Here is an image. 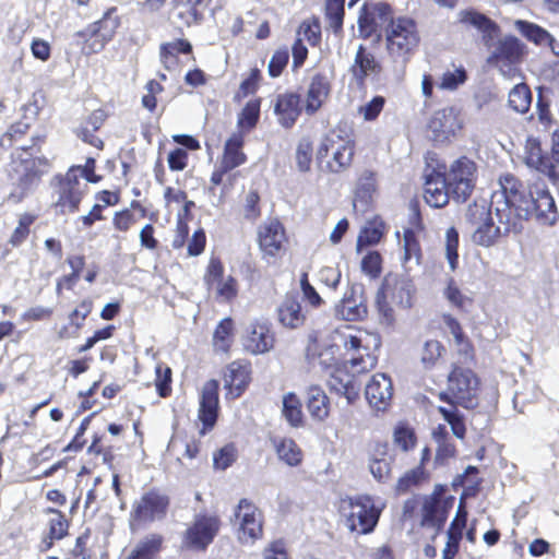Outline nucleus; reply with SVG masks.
<instances>
[{"mask_svg": "<svg viewBox=\"0 0 559 559\" xmlns=\"http://www.w3.org/2000/svg\"><path fill=\"white\" fill-rule=\"evenodd\" d=\"M500 190L491 198V206L495 209L497 225L491 218L480 224L473 233L472 240L475 245H496L508 241L509 236L521 234L520 214L524 201L530 198L523 182L511 173H506L499 178Z\"/></svg>", "mask_w": 559, "mask_h": 559, "instance_id": "obj_1", "label": "nucleus"}, {"mask_svg": "<svg viewBox=\"0 0 559 559\" xmlns=\"http://www.w3.org/2000/svg\"><path fill=\"white\" fill-rule=\"evenodd\" d=\"M480 392L481 380L473 367L452 362L447 376V389L438 397L452 407L475 409L479 405Z\"/></svg>", "mask_w": 559, "mask_h": 559, "instance_id": "obj_2", "label": "nucleus"}, {"mask_svg": "<svg viewBox=\"0 0 559 559\" xmlns=\"http://www.w3.org/2000/svg\"><path fill=\"white\" fill-rule=\"evenodd\" d=\"M420 41L418 23L411 16L392 17L384 26L385 50L394 62H408L419 49Z\"/></svg>", "mask_w": 559, "mask_h": 559, "instance_id": "obj_3", "label": "nucleus"}, {"mask_svg": "<svg viewBox=\"0 0 559 559\" xmlns=\"http://www.w3.org/2000/svg\"><path fill=\"white\" fill-rule=\"evenodd\" d=\"M355 153V140L343 130L333 129L321 140L317 162L324 171L341 174L352 166Z\"/></svg>", "mask_w": 559, "mask_h": 559, "instance_id": "obj_4", "label": "nucleus"}, {"mask_svg": "<svg viewBox=\"0 0 559 559\" xmlns=\"http://www.w3.org/2000/svg\"><path fill=\"white\" fill-rule=\"evenodd\" d=\"M121 26V16L117 7L107 8L102 16L75 33V38L84 55L102 52L114 40Z\"/></svg>", "mask_w": 559, "mask_h": 559, "instance_id": "obj_5", "label": "nucleus"}, {"mask_svg": "<svg viewBox=\"0 0 559 559\" xmlns=\"http://www.w3.org/2000/svg\"><path fill=\"white\" fill-rule=\"evenodd\" d=\"M171 498L163 489L153 487L144 491L132 503L129 514V528L132 533L140 532L154 522L164 521L170 510Z\"/></svg>", "mask_w": 559, "mask_h": 559, "instance_id": "obj_6", "label": "nucleus"}, {"mask_svg": "<svg viewBox=\"0 0 559 559\" xmlns=\"http://www.w3.org/2000/svg\"><path fill=\"white\" fill-rule=\"evenodd\" d=\"M490 50L486 62L498 70L506 79H514L521 74V64L528 50L526 45L514 35H506L488 47Z\"/></svg>", "mask_w": 559, "mask_h": 559, "instance_id": "obj_7", "label": "nucleus"}, {"mask_svg": "<svg viewBox=\"0 0 559 559\" xmlns=\"http://www.w3.org/2000/svg\"><path fill=\"white\" fill-rule=\"evenodd\" d=\"M340 512L350 532L367 535L374 531L382 509L376 504L371 496L357 495L342 499Z\"/></svg>", "mask_w": 559, "mask_h": 559, "instance_id": "obj_8", "label": "nucleus"}, {"mask_svg": "<svg viewBox=\"0 0 559 559\" xmlns=\"http://www.w3.org/2000/svg\"><path fill=\"white\" fill-rule=\"evenodd\" d=\"M380 346V336L368 331L358 330L355 334L343 336V347L352 354L348 364L358 373L369 372L376 368L378 364L376 350Z\"/></svg>", "mask_w": 559, "mask_h": 559, "instance_id": "obj_9", "label": "nucleus"}, {"mask_svg": "<svg viewBox=\"0 0 559 559\" xmlns=\"http://www.w3.org/2000/svg\"><path fill=\"white\" fill-rule=\"evenodd\" d=\"M222 526V519L216 513L201 512L195 514L182 533V548L194 552H205L219 534Z\"/></svg>", "mask_w": 559, "mask_h": 559, "instance_id": "obj_10", "label": "nucleus"}, {"mask_svg": "<svg viewBox=\"0 0 559 559\" xmlns=\"http://www.w3.org/2000/svg\"><path fill=\"white\" fill-rule=\"evenodd\" d=\"M80 166H71L64 175H56L53 178L57 199L52 205L62 215L74 214L80 210L85 194L80 182Z\"/></svg>", "mask_w": 559, "mask_h": 559, "instance_id": "obj_11", "label": "nucleus"}, {"mask_svg": "<svg viewBox=\"0 0 559 559\" xmlns=\"http://www.w3.org/2000/svg\"><path fill=\"white\" fill-rule=\"evenodd\" d=\"M447 486L438 484L430 495L423 498L420 508L423 527L433 528L437 533L443 528L455 501V498L447 495Z\"/></svg>", "mask_w": 559, "mask_h": 559, "instance_id": "obj_12", "label": "nucleus"}, {"mask_svg": "<svg viewBox=\"0 0 559 559\" xmlns=\"http://www.w3.org/2000/svg\"><path fill=\"white\" fill-rule=\"evenodd\" d=\"M477 165L467 156H461L454 160L445 174L448 189L452 198L465 202L475 188Z\"/></svg>", "mask_w": 559, "mask_h": 559, "instance_id": "obj_13", "label": "nucleus"}, {"mask_svg": "<svg viewBox=\"0 0 559 559\" xmlns=\"http://www.w3.org/2000/svg\"><path fill=\"white\" fill-rule=\"evenodd\" d=\"M520 221L521 231L524 228V222L535 218L544 225H554L558 218L555 200L548 190L535 188L530 191V198L524 201V206L520 214H516Z\"/></svg>", "mask_w": 559, "mask_h": 559, "instance_id": "obj_14", "label": "nucleus"}, {"mask_svg": "<svg viewBox=\"0 0 559 559\" xmlns=\"http://www.w3.org/2000/svg\"><path fill=\"white\" fill-rule=\"evenodd\" d=\"M235 516L239 522L238 539L241 544L253 545L264 535L263 512L249 499L239 500Z\"/></svg>", "mask_w": 559, "mask_h": 559, "instance_id": "obj_15", "label": "nucleus"}, {"mask_svg": "<svg viewBox=\"0 0 559 559\" xmlns=\"http://www.w3.org/2000/svg\"><path fill=\"white\" fill-rule=\"evenodd\" d=\"M225 267L218 257H211L203 276L209 293H214L215 299L223 302L234 301L239 293L238 281L231 276H224Z\"/></svg>", "mask_w": 559, "mask_h": 559, "instance_id": "obj_16", "label": "nucleus"}, {"mask_svg": "<svg viewBox=\"0 0 559 559\" xmlns=\"http://www.w3.org/2000/svg\"><path fill=\"white\" fill-rule=\"evenodd\" d=\"M29 147H16L11 154V165L15 173H20L19 182L22 187L32 189L40 183L44 175L50 169V162L46 156L25 157Z\"/></svg>", "mask_w": 559, "mask_h": 559, "instance_id": "obj_17", "label": "nucleus"}, {"mask_svg": "<svg viewBox=\"0 0 559 559\" xmlns=\"http://www.w3.org/2000/svg\"><path fill=\"white\" fill-rule=\"evenodd\" d=\"M245 143L246 136L242 131L231 133L225 141L219 163L210 178L212 186L222 185L227 174L247 163L248 157L243 151Z\"/></svg>", "mask_w": 559, "mask_h": 559, "instance_id": "obj_18", "label": "nucleus"}, {"mask_svg": "<svg viewBox=\"0 0 559 559\" xmlns=\"http://www.w3.org/2000/svg\"><path fill=\"white\" fill-rule=\"evenodd\" d=\"M463 129L461 112L455 107L436 110L427 123L429 138L435 143H445Z\"/></svg>", "mask_w": 559, "mask_h": 559, "instance_id": "obj_19", "label": "nucleus"}, {"mask_svg": "<svg viewBox=\"0 0 559 559\" xmlns=\"http://www.w3.org/2000/svg\"><path fill=\"white\" fill-rule=\"evenodd\" d=\"M219 415V382L216 379L206 381L201 390L198 419L202 426L200 436H205L212 431L217 423Z\"/></svg>", "mask_w": 559, "mask_h": 559, "instance_id": "obj_20", "label": "nucleus"}, {"mask_svg": "<svg viewBox=\"0 0 559 559\" xmlns=\"http://www.w3.org/2000/svg\"><path fill=\"white\" fill-rule=\"evenodd\" d=\"M275 333L267 320H253L247 328L242 337V346L251 355H262L273 349Z\"/></svg>", "mask_w": 559, "mask_h": 559, "instance_id": "obj_21", "label": "nucleus"}, {"mask_svg": "<svg viewBox=\"0 0 559 559\" xmlns=\"http://www.w3.org/2000/svg\"><path fill=\"white\" fill-rule=\"evenodd\" d=\"M379 289L399 308L409 309L414 304L415 285L404 275L389 273Z\"/></svg>", "mask_w": 559, "mask_h": 559, "instance_id": "obj_22", "label": "nucleus"}, {"mask_svg": "<svg viewBox=\"0 0 559 559\" xmlns=\"http://www.w3.org/2000/svg\"><path fill=\"white\" fill-rule=\"evenodd\" d=\"M226 399H239L252 380V366L247 359H236L226 366L223 376Z\"/></svg>", "mask_w": 559, "mask_h": 559, "instance_id": "obj_23", "label": "nucleus"}, {"mask_svg": "<svg viewBox=\"0 0 559 559\" xmlns=\"http://www.w3.org/2000/svg\"><path fill=\"white\" fill-rule=\"evenodd\" d=\"M48 516L46 522V531L41 535L39 543L40 552L50 550L57 542L70 535L71 520L57 508L48 507L43 510Z\"/></svg>", "mask_w": 559, "mask_h": 559, "instance_id": "obj_24", "label": "nucleus"}, {"mask_svg": "<svg viewBox=\"0 0 559 559\" xmlns=\"http://www.w3.org/2000/svg\"><path fill=\"white\" fill-rule=\"evenodd\" d=\"M394 393L393 382L384 372L374 373L365 388V397L376 412H385L392 403Z\"/></svg>", "mask_w": 559, "mask_h": 559, "instance_id": "obj_25", "label": "nucleus"}, {"mask_svg": "<svg viewBox=\"0 0 559 559\" xmlns=\"http://www.w3.org/2000/svg\"><path fill=\"white\" fill-rule=\"evenodd\" d=\"M456 24L464 31L476 29L486 47H489L500 33V27L493 20L475 9L461 10Z\"/></svg>", "mask_w": 559, "mask_h": 559, "instance_id": "obj_26", "label": "nucleus"}, {"mask_svg": "<svg viewBox=\"0 0 559 559\" xmlns=\"http://www.w3.org/2000/svg\"><path fill=\"white\" fill-rule=\"evenodd\" d=\"M302 97L295 91H285L276 95L274 115L284 129H292L302 114Z\"/></svg>", "mask_w": 559, "mask_h": 559, "instance_id": "obj_27", "label": "nucleus"}, {"mask_svg": "<svg viewBox=\"0 0 559 559\" xmlns=\"http://www.w3.org/2000/svg\"><path fill=\"white\" fill-rule=\"evenodd\" d=\"M213 0H173L176 17L186 27L199 25L204 20V12ZM217 10L223 9L226 0H214Z\"/></svg>", "mask_w": 559, "mask_h": 559, "instance_id": "obj_28", "label": "nucleus"}, {"mask_svg": "<svg viewBox=\"0 0 559 559\" xmlns=\"http://www.w3.org/2000/svg\"><path fill=\"white\" fill-rule=\"evenodd\" d=\"M392 8L388 3L368 4L365 3L359 13L358 28L364 38L374 35L379 27L389 23L392 19Z\"/></svg>", "mask_w": 559, "mask_h": 559, "instance_id": "obj_29", "label": "nucleus"}, {"mask_svg": "<svg viewBox=\"0 0 559 559\" xmlns=\"http://www.w3.org/2000/svg\"><path fill=\"white\" fill-rule=\"evenodd\" d=\"M524 163L527 167L535 169L555 181V170L551 154L549 155L542 147L539 139L528 136L524 146Z\"/></svg>", "mask_w": 559, "mask_h": 559, "instance_id": "obj_30", "label": "nucleus"}, {"mask_svg": "<svg viewBox=\"0 0 559 559\" xmlns=\"http://www.w3.org/2000/svg\"><path fill=\"white\" fill-rule=\"evenodd\" d=\"M331 88V80L325 73L318 72L311 76L305 98V111L308 116H313L321 109L330 96Z\"/></svg>", "mask_w": 559, "mask_h": 559, "instance_id": "obj_31", "label": "nucleus"}, {"mask_svg": "<svg viewBox=\"0 0 559 559\" xmlns=\"http://www.w3.org/2000/svg\"><path fill=\"white\" fill-rule=\"evenodd\" d=\"M107 119L108 114L105 109H95L85 118L74 133L84 143L102 151L105 147V143L96 135V132L100 130Z\"/></svg>", "mask_w": 559, "mask_h": 559, "instance_id": "obj_32", "label": "nucleus"}, {"mask_svg": "<svg viewBox=\"0 0 559 559\" xmlns=\"http://www.w3.org/2000/svg\"><path fill=\"white\" fill-rule=\"evenodd\" d=\"M445 355V345L437 338H427L415 349V358L425 371H432L442 365Z\"/></svg>", "mask_w": 559, "mask_h": 559, "instance_id": "obj_33", "label": "nucleus"}, {"mask_svg": "<svg viewBox=\"0 0 559 559\" xmlns=\"http://www.w3.org/2000/svg\"><path fill=\"white\" fill-rule=\"evenodd\" d=\"M424 191L426 203L436 209L445 206L449 203L450 195H452L450 189H448L445 173L433 171L427 176Z\"/></svg>", "mask_w": 559, "mask_h": 559, "instance_id": "obj_34", "label": "nucleus"}, {"mask_svg": "<svg viewBox=\"0 0 559 559\" xmlns=\"http://www.w3.org/2000/svg\"><path fill=\"white\" fill-rule=\"evenodd\" d=\"M328 379L331 391L346 397L349 404L359 399L360 388L354 374L341 367L334 368Z\"/></svg>", "mask_w": 559, "mask_h": 559, "instance_id": "obj_35", "label": "nucleus"}, {"mask_svg": "<svg viewBox=\"0 0 559 559\" xmlns=\"http://www.w3.org/2000/svg\"><path fill=\"white\" fill-rule=\"evenodd\" d=\"M278 322L288 329H298L304 325L306 314L297 293H287L277 308Z\"/></svg>", "mask_w": 559, "mask_h": 559, "instance_id": "obj_36", "label": "nucleus"}, {"mask_svg": "<svg viewBox=\"0 0 559 559\" xmlns=\"http://www.w3.org/2000/svg\"><path fill=\"white\" fill-rule=\"evenodd\" d=\"M164 544L165 538L162 534H147L129 550L123 559H158Z\"/></svg>", "mask_w": 559, "mask_h": 559, "instance_id": "obj_37", "label": "nucleus"}, {"mask_svg": "<svg viewBox=\"0 0 559 559\" xmlns=\"http://www.w3.org/2000/svg\"><path fill=\"white\" fill-rule=\"evenodd\" d=\"M335 311L336 316L345 321L364 320L368 313L366 302L358 300L354 286L344 295Z\"/></svg>", "mask_w": 559, "mask_h": 559, "instance_id": "obj_38", "label": "nucleus"}, {"mask_svg": "<svg viewBox=\"0 0 559 559\" xmlns=\"http://www.w3.org/2000/svg\"><path fill=\"white\" fill-rule=\"evenodd\" d=\"M39 216L33 212H23L17 215L16 226L10 236L11 245L37 241L36 223Z\"/></svg>", "mask_w": 559, "mask_h": 559, "instance_id": "obj_39", "label": "nucleus"}, {"mask_svg": "<svg viewBox=\"0 0 559 559\" xmlns=\"http://www.w3.org/2000/svg\"><path fill=\"white\" fill-rule=\"evenodd\" d=\"M381 71V66L371 51H368L364 45L357 49L352 72L359 84H364L365 80L370 74H378Z\"/></svg>", "mask_w": 559, "mask_h": 559, "instance_id": "obj_40", "label": "nucleus"}, {"mask_svg": "<svg viewBox=\"0 0 559 559\" xmlns=\"http://www.w3.org/2000/svg\"><path fill=\"white\" fill-rule=\"evenodd\" d=\"M408 206L411 214L407 224L403 227L404 245H419L425 234V226L418 200L412 199Z\"/></svg>", "mask_w": 559, "mask_h": 559, "instance_id": "obj_41", "label": "nucleus"}, {"mask_svg": "<svg viewBox=\"0 0 559 559\" xmlns=\"http://www.w3.org/2000/svg\"><path fill=\"white\" fill-rule=\"evenodd\" d=\"M306 358L312 368H319L324 372H331L338 367L333 353L329 348H323L316 340L307 345Z\"/></svg>", "mask_w": 559, "mask_h": 559, "instance_id": "obj_42", "label": "nucleus"}, {"mask_svg": "<svg viewBox=\"0 0 559 559\" xmlns=\"http://www.w3.org/2000/svg\"><path fill=\"white\" fill-rule=\"evenodd\" d=\"M306 406L316 420H324L330 415V399L319 385H310L307 390Z\"/></svg>", "mask_w": 559, "mask_h": 559, "instance_id": "obj_43", "label": "nucleus"}, {"mask_svg": "<svg viewBox=\"0 0 559 559\" xmlns=\"http://www.w3.org/2000/svg\"><path fill=\"white\" fill-rule=\"evenodd\" d=\"M235 341V323L230 317L222 319L216 325L212 344L216 353L229 354Z\"/></svg>", "mask_w": 559, "mask_h": 559, "instance_id": "obj_44", "label": "nucleus"}, {"mask_svg": "<svg viewBox=\"0 0 559 559\" xmlns=\"http://www.w3.org/2000/svg\"><path fill=\"white\" fill-rule=\"evenodd\" d=\"M259 245H284L288 241L286 229L278 218H267L258 229Z\"/></svg>", "mask_w": 559, "mask_h": 559, "instance_id": "obj_45", "label": "nucleus"}, {"mask_svg": "<svg viewBox=\"0 0 559 559\" xmlns=\"http://www.w3.org/2000/svg\"><path fill=\"white\" fill-rule=\"evenodd\" d=\"M275 452L281 461L288 466L295 467L302 463L304 453L301 448L292 438H278L273 440Z\"/></svg>", "mask_w": 559, "mask_h": 559, "instance_id": "obj_46", "label": "nucleus"}, {"mask_svg": "<svg viewBox=\"0 0 559 559\" xmlns=\"http://www.w3.org/2000/svg\"><path fill=\"white\" fill-rule=\"evenodd\" d=\"M192 53V45L188 39L179 38L173 41L164 43L159 47V57L162 63L169 69L178 62V55Z\"/></svg>", "mask_w": 559, "mask_h": 559, "instance_id": "obj_47", "label": "nucleus"}, {"mask_svg": "<svg viewBox=\"0 0 559 559\" xmlns=\"http://www.w3.org/2000/svg\"><path fill=\"white\" fill-rule=\"evenodd\" d=\"M429 479L430 473L423 466H416L397 479L394 491L396 495H405Z\"/></svg>", "mask_w": 559, "mask_h": 559, "instance_id": "obj_48", "label": "nucleus"}, {"mask_svg": "<svg viewBox=\"0 0 559 559\" xmlns=\"http://www.w3.org/2000/svg\"><path fill=\"white\" fill-rule=\"evenodd\" d=\"M386 233V224L380 216H374L362 226L357 245H377Z\"/></svg>", "mask_w": 559, "mask_h": 559, "instance_id": "obj_49", "label": "nucleus"}, {"mask_svg": "<svg viewBox=\"0 0 559 559\" xmlns=\"http://www.w3.org/2000/svg\"><path fill=\"white\" fill-rule=\"evenodd\" d=\"M261 98L250 99L241 109L237 120V131H242L243 134L254 129L260 119Z\"/></svg>", "mask_w": 559, "mask_h": 559, "instance_id": "obj_50", "label": "nucleus"}, {"mask_svg": "<svg viewBox=\"0 0 559 559\" xmlns=\"http://www.w3.org/2000/svg\"><path fill=\"white\" fill-rule=\"evenodd\" d=\"M515 27L522 36L537 46H549L552 43V37L548 31L535 23L518 20L515 21Z\"/></svg>", "mask_w": 559, "mask_h": 559, "instance_id": "obj_51", "label": "nucleus"}, {"mask_svg": "<svg viewBox=\"0 0 559 559\" xmlns=\"http://www.w3.org/2000/svg\"><path fill=\"white\" fill-rule=\"evenodd\" d=\"M282 414L292 427L298 428L304 425L301 401L295 393L284 395Z\"/></svg>", "mask_w": 559, "mask_h": 559, "instance_id": "obj_52", "label": "nucleus"}, {"mask_svg": "<svg viewBox=\"0 0 559 559\" xmlns=\"http://www.w3.org/2000/svg\"><path fill=\"white\" fill-rule=\"evenodd\" d=\"M508 104L519 114H526L532 104V91L526 83H519L509 93Z\"/></svg>", "mask_w": 559, "mask_h": 559, "instance_id": "obj_53", "label": "nucleus"}, {"mask_svg": "<svg viewBox=\"0 0 559 559\" xmlns=\"http://www.w3.org/2000/svg\"><path fill=\"white\" fill-rule=\"evenodd\" d=\"M467 510L465 507V502L461 499L460 504L457 507L456 515L450 524L448 530V547L451 545L454 546V554L459 550V544L463 537V530L466 526L467 522Z\"/></svg>", "mask_w": 559, "mask_h": 559, "instance_id": "obj_54", "label": "nucleus"}, {"mask_svg": "<svg viewBox=\"0 0 559 559\" xmlns=\"http://www.w3.org/2000/svg\"><path fill=\"white\" fill-rule=\"evenodd\" d=\"M345 0H326L325 1V19L331 29L338 34L343 29V22L345 15L344 9Z\"/></svg>", "mask_w": 559, "mask_h": 559, "instance_id": "obj_55", "label": "nucleus"}, {"mask_svg": "<svg viewBox=\"0 0 559 559\" xmlns=\"http://www.w3.org/2000/svg\"><path fill=\"white\" fill-rule=\"evenodd\" d=\"M31 129L29 123L17 121L12 123L9 129L0 136V148L8 151L16 143L22 141Z\"/></svg>", "mask_w": 559, "mask_h": 559, "instance_id": "obj_56", "label": "nucleus"}, {"mask_svg": "<svg viewBox=\"0 0 559 559\" xmlns=\"http://www.w3.org/2000/svg\"><path fill=\"white\" fill-rule=\"evenodd\" d=\"M393 441L397 448L404 452H407L415 448L417 443V437L413 428L405 424H400L394 429Z\"/></svg>", "mask_w": 559, "mask_h": 559, "instance_id": "obj_57", "label": "nucleus"}, {"mask_svg": "<svg viewBox=\"0 0 559 559\" xmlns=\"http://www.w3.org/2000/svg\"><path fill=\"white\" fill-rule=\"evenodd\" d=\"M155 386L157 394L165 399L171 395L173 372L165 364H157L155 368Z\"/></svg>", "mask_w": 559, "mask_h": 559, "instance_id": "obj_58", "label": "nucleus"}, {"mask_svg": "<svg viewBox=\"0 0 559 559\" xmlns=\"http://www.w3.org/2000/svg\"><path fill=\"white\" fill-rule=\"evenodd\" d=\"M457 406L453 409H448L443 406L438 407V412L441 414L443 419L451 426L453 435L459 439H464L466 433V427L463 416L459 413Z\"/></svg>", "mask_w": 559, "mask_h": 559, "instance_id": "obj_59", "label": "nucleus"}, {"mask_svg": "<svg viewBox=\"0 0 559 559\" xmlns=\"http://www.w3.org/2000/svg\"><path fill=\"white\" fill-rule=\"evenodd\" d=\"M262 81V73L259 68H252L249 72V75L242 80L239 85L238 91L236 92L235 98L240 100L242 98L248 97L249 95L254 94Z\"/></svg>", "mask_w": 559, "mask_h": 559, "instance_id": "obj_60", "label": "nucleus"}, {"mask_svg": "<svg viewBox=\"0 0 559 559\" xmlns=\"http://www.w3.org/2000/svg\"><path fill=\"white\" fill-rule=\"evenodd\" d=\"M237 456L236 445L227 443L213 454V465L216 469L225 471L236 462Z\"/></svg>", "mask_w": 559, "mask_h": 559, "instance_id": "obj_61", "label": "nucleus"}, {"mask_svg": "<svg viewBox=\"0 0 559 559\" xmlns=\"http://www.w3.org/2000/svg\"><path fill=\"white\" fill-rule=\"evenodd\" d=\"M312 142L309 139H301L298 142L295 155L296 164L299 171L307 173L310 170L312 164Z\"/></svg>", "mask_w": 559, "mask_h": 559, "instance_id": "obj_62", "label": "nucleus"}, {"mask_svg": "<svg viewBox=\"0 0 559 559\" xmlns=\"http://www.w3.org/2000/svg\"><path fill=\"white\" fill-rule=\"evenodd\" d=\"M289 61V51L286 47L276 49L267 64L269 75L273 79L282 75Z\"/></svg>", "mask_w": 559, "mask_h": 559, "instance_id": "obj_63", "label": "nucleus"}, {"mask_svg": "<svg viewBox=\"0 0 559 559\" xmlns=\"http://www.w3.org/2000/svg\"><path fill=\"white\" fill-rule=\"evenodd\" d=\"M92 311L93 301L88 298L83 299L78 307L69 313V323L81 331Z\"/></svg>", "mask_w": 559, "mask_h": 559, "instance_id": "obj_64", "label": "nucleus"}]
</instances>
